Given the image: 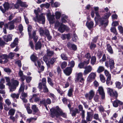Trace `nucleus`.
Returning <instances> with one entry per match:
<instances>
[{"mask_svg":"<svg viewBox=\"0 0 123 123\" xmlns=\"http://www.w3.org/2000/svg\"><path fill=\"white\" fill-rule=\"evenodd\" d=\"M94 9L95 11L96 16L95 18V20L96 22L97 21L100 26L103 28L105 27L108 23L107 19L111 15V13L109 12L105 15L104 17L100 18L99 13L97 12L99 9V8L97 7H95Z\"/></svg>","mask_w":123,"mask_h":123,"instance_id":"nucleus-1","label":"nucleus"},{"mask_svg":"<svg viewBox=\"0 0 123 123\" xmlns=\"http://www.w3.org/2000/svg\"><path fill=\"white\" fill-rule=\"evenodd\" d=\"M50 111L52 117H54L55 116L58 117L60 115L64 117H67L66 114L61 111L58 107H57L56 109H52L50 110Z\"/></svg>","mask_w":123,"mask_h":123,"instance_id":"nucleus-2","label":"nucleus"},{"mask_svg":"<svg viewBox=\"0 0 123 123\" xmlns=\"http://www.w3.org/2000/svg\"><path fill=\"white\" fill-rule=\"evenodd\" d=\"M25 87V86L23 82L21 84L20 87L18 90V92L19 94H21L20 96V98L23 100V101L25 103H26L27 102V100L26 99V98L27 96V93H25L24 92V89Z\"/></svg>","mask_w":123,"mask_h":123,"instance_id":"nucleus-3","label":"nucleus"},{"mask_svg":"<svg viewBox=\"0 0 123 123\" xmlns=\"http://www.w3.org/2000/svg\"><path fill=\"white\" fill-rule=\"evenodd\" d=\"M34 12L36 15V17L33 18V20L35 21H37L40 23L43 24L45 23V18L43 14L42 13L38 16H37L38 13L36 10L34 11Z\"/></svg>","mask_w":123,"mask_h":123,"instance_id":"nucleus-4","label":"nucleus"},{"mask_svg":"<svg viewBox=\"0 0 123 123\" xmlns=\"http://www.w3.org/2000/svg\"><path fill=\"white\" fill-rule=\"evenodd\" d=\"M107 89L108 93L110 96L114 97L115 98H117L118 94L116 91H114L112 89L109 88H107Z\"/></svg>","mask_w":123,"mask_h":123,"instance_id":"nucleus-5","label":"nucleus"},{"mask_svg":"<svg viewBox=\"0 0 123 123\" xmlns=\"http://www.w3.org/2000/svg\"><path fill=\"white\" fill-rule=\"evenodd\" d=\"M30 58L32 61L34 62L35 65L37 66L36 63L37 62L38 66L40 67L41 65V63L40 62L37 60L38 58L36 56V55L35 54H33L30 57Z\"/></svg>","mask_w":123,"mask_h":123,"instance_id":"nucleus-6","label":"nucleus"},{"mask_svg":"<svg viewBox=\"0 0 123 123\" xmlns=\"http://www.w3.org/2000/svg\"><path fill=\"white\" fill-rule=\"evenodd\" d=\"M95 93V91L93 90H90L88 93H86L85 95V96L86 99L90 100L92 99L94 96Z\"/></svg>","mask_w":123,"mask_h":123,"instance_id":"nucleus-7","label":"nucleus"},{"mask_svg":"<svg viewBox=\"0 0 123 123\" xmlns=\"http://www.w3.org/2000/svg\"><path fill=\"white\" fill-rule=\"evenodd\" d=\"M76 80L81 83V84H80L82 85L83 84L84 79L83 77V74L82 73L80 72L77 74Z\"/></svg>","mask_w":123,"mask_h":123,"instance_id":"nucleus-8","label":"nucleus"},{"mask_svg":"<svg viewBox=\"0 0 123 123\" xmlns=\"http://www.w3.org/2000/svg\"><path fill=\"white\" fill-rule=\"evenodd\" d=\"M65 30L67 31H68L69 30V28L66 26L61 24L58 28V30L61 32L62 33Z\"/></svg>","mask_w":123,"mask_h":123,"instance_id":"nucleus-9","label":"nucleus"},{"mask_svg":"<svg viewBox=\"0 0 123 123\" xmlns=\"http://www.w3.org/2000/svg\"><path fill=\"white\" fill-rule=\"evenodd\" d=\"M96 76V74L95 73H91L89 74L87 79V81L89 82H91L92 80L95 79Z\"/></svg>","mask_w":123,"mask_h":123,"instance_id":"nucleus-10","label":"nucleus"},{"mask_svg":"<svg viewBox=\"0 0 123 123\" xmlns=\"http://www.w3.org/2000/svg\"><path fill=\"white\" fill-rule=\"evenodd\" d=\"M84 69L85 70L84 71L83 74L84 75L88 74L91 71L92 69V67L90 65L86 66L84 68Z\"/></svg>","mask_w":123,"mask_h":123,"instance_id":"nucleus-11","label":"nucleus"},{"mask_svg":"<svg viewBox=\"0 0 123 123\" xmlns=\"http://www.w3.org/2000/svg\"><path fill=\"white\" fill-rule=\"evenodd\" d=\"M98 91L99 94L101 95L102 99H104L105 98V93L103 87L102 86L99 87Z\"/></svg>","mask_w":123,"mask_h":123,"instance_id":"nucleus-12","label":"nucleus"},{"mask_svg":"<svg viewBox=\"0 0 123 123\" xmlns=\"http://www.w3.org/2000/svg\"><path fill=\"white\" fill-rule=\"evenodd\" d=\"M72 70V68L70 67H68L64 70L63 72L66 75L69 76L71 73Z\"/></svg>","mask_w":123,"mask_h":123,"instance_id":"nucleus-13","label":"nucleus"},{"mask_svg":"<svg viewBox=\"0 0 123 123\" xmlns=\"http://www.w3.org/2000/svg\"><path fill=\"white\" fill-rule=\"evenodd\" d=\"M93 116V113L90 112H87L86 120L87 122L90 121L92 120Z\"/></svg>","mask_w":123,"mask_h":123,"instance_id":"nucleus-14","label":"nucleus"},{"mask_svg":"<svg viewBox=\"0 0 123 123\" xmlns=\"http://www.w3.org/2000/svg\"><path fill=\"white\" fill-rule=\"evenodd\" d=\"M12 35L10 34L8 35H4L3 36L4 40L6 42L11 41L12 39Z\"/></svg>","mask_w":123,"mask_h":123,"instance_id":"nucleus-15","label":"nucleus"},{"mask_svg":"<svg viewBox=\"0 0 123 123\" xmlns=\"http://www.w3.org/2000/svg\"><path fill=\"white\" fill-rule=\"evenodd\" d=\"M46 80L45 78H43L42 79V83H40L39 84L38 87L41 90L42 88V85L43 86L46 85Z\"/></svg>","mask_w":123,"mask_h":123,"instance_id":"nucleus-16","label":"nucleus"},{"mask_svg":"<svg viewBox=\"0 0 123 123\" xmlns=\"http://www.w3.org/2000/svg\"><path fill=\"white\" fill-rule=\"evenodd\" d=\"M4 26L5 28H8L10 30L14 29L15 27L14 25L10 23V22H9L8 24H6L4 25Z\"/></svg>","mask_w":123,"mask_h":123,"instance_id":"nucleus-17","label":"nucleus"},{"mask_svg":"<svg viewBox=\"0 0 123 123\" xmlns=\"http://www.w3.org/2000/svg\"><path fill=\"white\" fill-rule=\"evenodd\" d=\"M48 19L49 20V23L50 24H53L54 22V17L53 16H50L49 13H48L47 14Z\"/></svg>","mask_w":123,"mask_h":123,"instance_id":"nucleus-18","label":"nucleus"},{"mask_svg":"<svg viewBox=\"0 0 123 123\" xmlns=\"http://www.w3.org/2000/svg\"><path fill=\"white\" fill-rule=\"evenodd\" d=\"M68 47L70 49H72L74 50H75L77 49L76 46L74 44H72L70 42H68Z\"/></svg>","mask_w":123,"mask_h":123,"instance_id":"nucleus-19","label":"nucleus"},{"mask_svg":"<svg viewBox=\"0 0 123 123\" xmlns=\"http://www.w3.org/2000/svg\"><path fill=\"white\" fill-rule=\"evenodd\" d=\"M122 105L123 104V103L118 100H116L113 102V106L115 107H117L118 106V104Z\"/></svg>","mask_w":123,"mask_h":123,"instance_id":"nucleus-20","label":"nucleus"},{"mask_svg":"<svg viewBox=\"0 0 123 123\" xmlns=\"http://www.w3.org/2000/svg\"><path fill=\"white\" fill-rule=\"evenodd\" d=\"M17 3H18L20 6L23 7H27L28 6L26 2H22L21 0H17Z\"/></svg>","mask_w":123,"mask_h":123,"instance_id":"nucleus-21","label":"nucleus"},{"mask_svg":"<svg viewBox=\"0 0 123 123\" xmlns=\"http://www.w3.org/2000/svg\"><path fill=\"white\" fill-rule=\"evenodd\" d=\"M106 49L108 52L111 54H112L113 52V49L111 46L109 44H108L106 45Z\"/></svg>","mask_w":123,"mask_h":123,"instance_id":"nucleus-22","label":"nucleus"},{"mask_svg":"<svg viewBox=\"0 0 123 123\" xmlns=\"http://www.w3.org/2000/svg\"><path fill=\"white\" fill-rule=\"evenodd\" d=\"M18 38L15 39L13 42L11 44V48H13L16 46L18 43Z\"/></svg>","mask_w":123,"mask_h":123,"instance_id":"nucleus-23","label":"nucleus"},{"mask_svg":"<svg viewBox=\"0 0 123 123\" xmlns=\"http://www.w3.org/2000/svg\"><path fill=\"white\" fill-rule=\"evenodd\" d=\"M46 52L47 56H48L50 57L53 56L54 54V53L53 51L50 50L49 49H47Z\"/></svg>","mask_w":123,"mask_h":123,"instance_id":"nucleus-24","label":"nucleus"},{"mask_svg":"<svg viewBox=\"0 0 123 123\" xmlns=\"http://www.w3.org/2000/svg\"><path fill=\"white\" fill-rule=\"evenodd\" d=\"M42 46V45L41 43L38 41L35 44V49L37 50L40 49L41 48Z\"/></svg>","mask_w":123,"mask_h":123,"instance_id":"nucleus-25","label":"nucleus"},{"mask_svg":"<svg viewBox=\"0 0 123 123\" xmlns=\"http://www.w3.org/2000/svg\"><path fill=\"white\" fill-rule=\"evenodd\" d=\"M86 25L87 27L89 29H90L93 27L94 23L93 22L91 21L90 22H87L86 23Z\"/></svg>","mask_w":123,"mask_h":123,"instance_id":"nucleus-26","label":"nucleus"},{"mask_svg":"<svg viewBox=\"0 0 123 123\" xmlns=\"http://www.w3.org/2000/svg\"><path fill=\"white\" fill-rule=\"evenodd\" d=\"M109 65L110 68L111 69H112L114 67V61L112 59H111L110 60Z\"/></svg>","mask_w":123,"mask_h":123,"instance_id":"nucleus-27","label":"nucleus"},{"mask_svg":"<svg viewBox=\"0 0 123 123\" xmlns=\"http://www.w3.org/2000/svg\"><path fill=\"white\" fill-rule=\"evenodd\" d=\"M9 86V89H10V92H12L13 91H14L16 89V86L15 85H12V83Z\"/></svg>","mask_w":123,"mask_h":123,"instance_id":"nucleus-28","label":"nucleus"},{"mask_svg":"<svg viewBox=\"0 0 123 123\" xmlns=\"http://www.w3.org/2000/svg\"><path fill=\"white\" fill-rule=\"evenodd\" d=\"M74 91L73 88H70L68 91L67 95L69 97H71L73 95V92Z\"/></svg>","mask_w":123,"mask_h":123,"instance_id":"nucleus-29","label":"nucleus"},{"mask_svg":"<svg viewBox=\"0 0 123 123\" xmlns=\"http://www.w3.org/2000/svg\"><path fill=\"white\" fill-rule=\"evenodd\" d=\"M19 93L16 94L15 93H12L11 95V97L13 98H16L17 99H18L19 97Z\"/></svg>","mask_w":123,"mask_h":123,"instance_id":"nucleus-30","label":"nucleus"},{"mask_svg":"<svg viewBox=\"0 0 123 123\" xmlns=\"http://www.w3.org/2000/svg\"><path fill=\"white\" fill-rule=\"evenodd\" d=\"M105 69V68L103 66H100L99 67L97 70V72L98 73H100L103 72Z\"/></svg>","mask_w":123,"mask_h":123,"instance_id":"nucleus-31","label":"nucleus"},{"mask_svg":"<svg viewBox=\"0 0 123 123\" xmlns=\"http://www.w3.org/2000/svg\"><path fill=\"white\" fill-rule=\"evenodd\" d=\"M1 58L3 59H5L4 62H6L8 61L7 59L8 58V56L6 54H2Z\"/></svg>","mask_w":123,"mask_h":123,"instance_id":"nucleus-32","label":"nucleus"},{"mask_svg":"<svg viewBox=\"0 0 123 123\" xmlns=\"http://www.w3.org/2000/svg\"><path fill=\"white\" fill-rule=\"evenodd\" d=\"M15 110L13 109H10L8 112V115L10 116L13 115L15 113Z\"/></svg>","mask_w":123,"mask_h":123,"instance_id":"nucleus-33","label":"nucleus"},{"mask_svg":"<svg viewBox=\"0 0 123 123\" xmlns=\"http://www.w3.org/2000/svg\"><path fill=\"white\" fill-rule=\"evenodd\" d=\"M79 113V111L78 109L77 108H75L72 111V116H75L77 113Z\"/></svg>","mask_w":123,"mask_h":123,"instance_id":"nucleus-34","label":"nucleus"},{"mask_svg":"<svg viewBox=\"0 0 123 123\" xmlns=\"http://www.w3.org/2000/svg\"><path fill=\"white\" fill-rule=\"evenodd\" d=\"M32 30V28L31 25L28 26V34L29 35V38H31V32Z\"/></svg>","mask_w":123,"mask_h":123,"instance_id":"nucleus-35","label":"nucleus"},{"mask_svg":"<svg viewBox=\"0 0 123 123\" xmlns=\"http://www.w3.org/2000/svg\"><path fill=\"white\" fill-rule=\"evenodd\" d=\"M31 109L35 113H36L38 111V109L35 105H32Z\"/></svg>","mask_w":123,"mask_h":123,"instance_id":"nucleus-36","label":"nucleus"},{"mask_svg":"<svg viewBox=\"0 0 123 123\" xmlns=\"http://www.w3.org/2000/svg\"><path fill=\"white\" fill-rule=\"evenodd\" d=\"M96 58L94 56H92L91 59V63L92 65H94L96 63Z\"/></svg>","mask_w":123,"mask_h":123,"instance_id":"nucleus-37","label":"nucleus"},{"mask_svg":"<svg viewBox=\"0 0 123 123\" xmlns=\"http://www.w3.org/2000/svg\"><path fill=\"white\" fill-rule=\"evenodd\" d=\"M38 31L40 33V34L41 36H43L44 35L45 31L42 27H40Z\"/></svg>","mask_w":123,"mask_h":123,"instance_id":"nucleus-38","label":"nucleus"},{"mask_svg":"<svg viewBox=\"0 0 123 123\" xmlns=\"http://www.w3.org/2000/svg\"><path fill=\"white\" fill-rule=\"evenodd\" d=\"M57 59V57H53L51 58L49 62L52 65H53L56 61V59Z\"/></svg>","mask_w":123,"mask_h":123,"instance_id":"nucleus-39","label":"nucleus"},{"mask_svg":"<svg viewBox=\"0 0 123 123\" xmlns=\"http://www.w3.org/2000/svg\"><path fill=\"white\" fill-rule=\"evenodd\" d=\"M61 57L62 59L64 60H68V57L64 53L61 54Z\"/></svg>","mask_w":123,"mask_h":123,"instance_id":"nucleus-40","label":"nucleus"},{"mask_svg":"<svg viewBox=\"0 0 123 123\" xmlns=\"http://www.w3.org/2000/svg\"><path fill=\"white\" fill-rule=\"evenodd\" d=\"M111 77L107 78L106 80V83L107 85L109 86L112 84V82L111 80Z\"/></svg>","mask_w":123,"mask_h":123,"instance_id":"nucleus-41","label":"nucleus"},{"mask_svg":"<svg viewBox=\"0 0 123 123\" xmlns=\"http://www.w3.org/2000/svg\"><path fill=\"white\" fill-rule=\"evenodd\" d=\"M3 6L5 10H6V11L8 10L9 8V5L8 2H5L4 4H3Z\"/></svg>","mask_w":123,"mask_h":123,"instance_id":"nucleus-42","label":"nucleus"},{"mask_svg":"<svg viewBox=\"0 0 123 123\" xmlns=\"http://www.w3.org/2000/svg\"><path fill=\"white\" fill-rule=\"evenodd\" d=\"M67 65V62L66 61H64L61 64V67L62 69H63L66 67Z\"/></svg>","mask_w":123,"mask_h":123,"instance_id":"nucleus-43","label":"nucleus"},{"mask_svg":"<svg viewBox=\"0 0 123 123\" xmlns=\"http://www.w3.org/2000/svg\"><path fill=\"white\" fill-rule=\"evenodd\" d=\"M78 39V37L75 33L73 34L72 37V40L73 41L76 42Z\"/></svg>","mask_w":123,"mask_h":123,"instance_id":"nucleus-44","label":"nucleus"},{"mask_svg":"<svg viewBox=\"0 0 123 123\" xmlns=\"http://www.w3.org/2000/svg\"><path fill=\"white\" fill-rule=\"evenodd\" d=\"M100 80L102 82L104 83L105 82V78L103 75L102 74L100 75Z\"/></svg>","mask_w":123,"mask_h":123,"instance_id":"nucleus-45","label":"nucleus"},{"mask_svg":"<svg viewBox=\"0 0 123 123\" xmlns=\"http://www.w3.org/2000/svg\"><path fill=\"white\" fill-rule=\"evenodd\" d=\"M111 32H113L114 34H115L116 35H117V33L116 31V28L114 27H111Z\"/></svg>","mask_w":123,"mask_h":123,"instance_id":"nucleus-46","label":"nucleus"},{"mask_svg":"<svg viewBox=\"0 0 123 123\" xmlns=\"http://www.w3.org/2000/svg\"><path fill=\"white\" fill-rule=\"evenodd\" d=\"M104 73L105 76L107 77V78L111 77V75L109 72L107 70H105L104 71Z\"/></svg>","mask_w":123,"mask_h":123,"instance_id":"nucleus-47","label":"nucleus"},{"mask_svg":"<svg viewBox=\"0 0 123 123\" xmlns=\"http://www.w3.org/2000/svg\"><path fill=\"white\" fill-rule=\"evenodd\" d=\"M116 87L118 89H121L122 85L121 83L119 82H117L115 83Z\"/></svg>","mask_w":123,"mask_h":123,"instance_id":"nucleus-48","label":"nucleus"},{"mask_svg":"<svg viewBox=\"0 0 123 123\" xmlns=\"http://www.w3.org/2000/svg\"><path fill=\"white\" fill-rule=\"evenodd\" d=\"M19 82L17 80H14L12 82V84L13 85H15L16 86V87L18 86L19 84Z\"/></svg>","mask_w":123,"mask_h":123,"instance_id":"nucleus-49","label":"nucleus"},{"mask_svg":"<svg viewBox=\"0 0 123 123\" xmlns=\"http://www.w3.org/2000/svg\"><path fill=\"white\" fill-rule=\"evenodd\" d=\"M5 78L6 79V82L7 83L6 84V85L8 86H10L11 83L10 82V79L9 78L6 77Z\"/></svg>","mask_w":123,"mask_h":123,"instance_id":"nucleus-50","label":"nucleus"},{"mask_svg":"<svg viewBox=\"0 0 123 123\" xmlns=\"http://www.w3.org/2000/svg\"><path fill=\"white\" fill-rule=\"evenodd\" d=\"M25 107L26 108L28 113L29 114H31L32 112V111L30 109L29 106H25Z\"/></svg>","mask_w":123,"mask_h":123,"instance_id":"nucleus-51","label":"nucleus"},{"mask_svg":"<svg viewBox=\"0 0 123 123\" xmlns=\"http://www.w3.org/2000/svg\"><path fill=\"white\" fill-rule=\"evenodd\" d=\"M69 65L70 66L71 68L74 67L75 65V62L74 61H72L70 62H69Z\"/></svg>","mask_w":123,"mask_h":123,"instance_id":"nucleus-52","label":"nucleus"},{"mask_svg":"<svg viewBox=\"0 0 123 123\" xmlns=\"http://www.w3.org/2000/svg\"><path fill=\"white\" fill-rule=\"evenodd\" d=\"M18 29L20 33L22 34V31L23 29V27L22 25L20 24L18 26Z\"/></svg>","mask_w":123,"mask_h":123,"instance_id":"nucleus-53","label":"nucleus"},{"mask_svg":"<svg viewBox=\"0 0 123 123\" xmlns=\"http://www.w3.org/2000/svg\"><path fill=\"white\" fill-rule=\"evenodd\" d=\"M43 92H48V89L46 85L44 86H43Z\"/></svg>","mask_w":123,"mask_h":123,"instance_id":"nucleus-54","label":"nucleus"},{"mask_svg":"<svg viewBox=\"0 0 123 123\" xmlns=\"http://www.w3.org/2000/svg\"><path fill=\"white\" fill-rule=\"evenodd\" d=\"M96 44L92 42L91 43L90 47L91 49H93L96 47Z\"/></svg>","mask_w":123,"mask_h":123,"instance_id":"nucleus-55","label":"nucleus"},{"mask_svg":"<svg viewBox=\"0 0 123 123\" xmlns=\"http://www.w3.org/2000/svg\"><path fill=\"white\" fill-rule=\"evenodd\" d=\"M55 17L56 19H59L60 17L61 13L58 12H56L55 13Z\"/></svg>","mask_w":123,"mask_h":123,"instance_id":"nucleus-56","label":"nucleus"},{"mask_svg":"<svg viewBox=\"0 0 123 123\" xmlns=\"http://www.w3.org/2000/svg\"><path fill=\"white\" fill-rule=\"evenodd\" d=\"M5 102L9 106L11 104V102L10 100L8 99H7L5 100Z\"/></svg>","mask_w":123,"mask_h":123,"instance_id":"nucleus-57","label":"nucleus"},{"mask_svg":"<svg viewBox=\"0 0 123 123\" xmlns=\"http://www.w3.org/2000/svg\"><path fill=\"white\" fill-rule=\"evenodd\" d=\"M63 18H62V22L63 23H66L67 22V21L65 18H67V16L65 15H63Z\"/></svg>","mask_w":123,"mask_h":123,"instance_id":"nucleus-58","label":"nucleus"},{"mask_svg":"<svg viewBox=\"0 0 123 123\" xmlns=\"http://www.w3.org/2000/svg\"><path fill=\"white\" fill-rule=\"evenodd\" d=\"M99 96L98 95H95L94 97V100L96 102H98L99 101Z\"/></svg>","mask_w":123,"mask_h":123,"instance_id":"nucleus-59","label":"nucleus"},{"mask_svg":"<svg viewBox=\"0 0 123 123\" xmlns=\"http://www.w3.org/2000/svg\"><path fill=\"white\" fill-rule=\"evenodd\" d=\"M84 63L83 62L80 63L78 65V67L80 68H85Z\"/></svg>","mask_w":123,"mask_h":123,"instance_id":"nucleus-60","label":"nucleus"},{"mask_svg":"<svg viewBox=\"0 0 123 123\" xmlns=\"http://www.w3.org/2000/svg\"><path fill=\"white\" fill-rule=\"evenodd\" d=\"M45 102L46 100L45 99L43 100L40 101L39 104H43V105L44 106L46 105L47 104H46Z\"/></svg>","mask_w":123,"mask_h":123,"instance_id":"nucleus-61","label":"nucleus"},{"mask_svg":"<svg viewBox=\"0 0 123 123\" xmlns=\"http://www.w3.org/2000/svg\"><path fill=\"white\" fill-rule=\"evenodd\" d=\"M4 71L10 74L11 72V69L8 68H5L4 69Z\"/></svg>","mask_w":123,"mask_h":123,"instance_id":"nucleus-62","label":"nucleus"},{"mask_svg":"<svg viewBox=\"0 0 123 123\" xmlns=\"http://www.w3.org/2000/svg\"><path fill=\"white\" fill-rule=\"evenodd\" d=\"M61 24H62L61 23H60L58 21H56V22L55 23V26L56 28H57L59 26H60V25Z\"/></svg>","mask_w":123,"mask_h":123,"instance_id":"nucleus-63","label":"nucleus"},{"mask_svg":"<svg viewBox=\"0 0 123 123\" xmlns=\"http://www.w3.org/2000/svg\"><path fill=\"white\" fill-rule=\"evenodd\" d=\"M118 28L121 33H123V28L122 27L119 26L118 27Z\"/></svg>","mask_w":123,"mask_h":123,"instance_id":"nucleus-64","label":"nucleus"}]
</instances>
